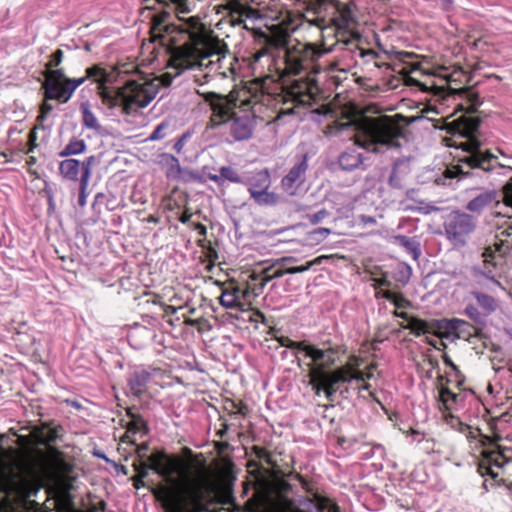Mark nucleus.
<instances>
[{"label": "nucleus", "mask_w": 512, "mask_h": 512, "mask_svg": "<svg viewBox=\"0 0 512 512\" xmlns=\"http://www.w3.org/2000/svg\"><path fill=\"white\" fill-rule=\"evenodd\" d=\"M458 395L453 393L449 388H441L439 392V401L441 402L444 410L450 411L452 404L457 402Z\"/></svg>", "instance_id": "4c0bfd02"}, {"label": "nucleus", "mask_w": 512, "mask_h": 512, "mask_svg": "<svg viewBox=\"0 0 512 512\" xmlns=\"http://www.w3.org/2000/svg\"><path fill=\"white\" fill-rule=\"evenodd\" d=\"M280 490L277 494L278 512H339V507L329 498L319 494L312 497L295 496L289 498L285 493L291 488L286 482L279 484Z\"/></svg>", "instance_id": "9b49d317"}, {"label": "nucleus", "mask_w": 512, "mask_h": 512, "mask_svg": "<svg viewBox=\"0 0 512 512\" xmlns=\"http://www.w3.org/2000/svg\"><path fill=\"white\" fill-rule=\"evenodd\" d=\"M88 186H89V182L88 181L80 180V183H79L78 205L81 208L85 207V205L87 203V196H88L87 189H88Z\"/></svg>", "instance_id": "8fccbe9b"}, {"label": "nucleus", "mask_w": 512, "mask_h": 512, "mask_svg": "<svg viewBox=\"0 0 512 512\" xmlns=\"http://www.w3.org/2000/svg\"><path fill=\"white\" fill-rule=\"evenodd\" d=\"M59 173L60 175L70 181H80L81 176V166L80 161L74 158H69L61 161L59 163Z\"/></svg>", "instance_id": "c85d7f7f"}, {"label": "nucleus", "mask_w": 512, "mask_h": 512, "mask_svg": "<svg viewBox=\"0 0 512 512\" xmlns=\"http://www.w3.org/2000/svg\"><path fill=\"white\" fill-rule=\"evenodd\" d=\"M471 294L475 298L477 305L481 308L484 316H489L496 310L497 302L492 296L479 291H473Z\"/></svg>", "instance_id": "c756f323"}, {"label": "nucleus", "mask_w": 512, "mask_h": 512, "mask_svg": "<svg viewBox=\"0 0 512 512\" xmlns=\"http://www.w3.org/2000/svg\"><path fill=\"white\" fill-rule=\"evenodd\" d=\"M504 201L508 206L512 207V184L505 187Z\"/></svg>", "instance_id": "680f3d73"}, {"label": "nucleus", "mask_w": 512, "mask_h": 512, "mask_svg": "<svg viewBox=\"0 0 512 512\" xmlns=\"http://www.w3.org/2000/svg\"><path fill=\"white\" fill-rule=\"evenodd\" d=\"M392 303L398 308L403 309L411 305L410 301L407 300L402 294H396Z\"/></svg>", "instance_id": "4d7b16f0"}, {"label": "nucleus", "mask_w": 512, "mask_h": 512, "mask_svg": "<svg viewBox=\"0 0 512 512\" xmlns=\"http://www.w3.org/2000/svg\"><path fill=\"white\" fill-rule=\"evenodd\" d=\"M465 314L476 323H484L483 317L485 316L482 314V311H479V309L473 304H469L466 306Z\"/></svg>", "instance_id": "de8ad7c7"}, {"label": "nucleus", "mask_w": 512, "mask_h": 512, "mask_svg": "<svg viewBox=\"0 0 512 512\" xmlns=\"http://www.w3.org/2000/svg\"><path fill=\"white\" fill-rule=\"evenodd\" d=\"M325 259H327V256L321 255L311 261H308L305 265L289 267L285 270V272H286V274L303 273V272L308 271L311 267H313L315 265H320L323 262V260H325Z\"/></svg>", "instance_id": "a19ab883"}, {"label": "nucleus", "mask_w": 512, "mask_h": 512, "mask_svg": "<svg viewBox=\"0 0 512 512\" xmlns=\"http://www.w3.org/2000/svg\"><path fill=\"white\" fill-rule=\"evenodd\" d=\"M223 9L227 11L226 18L231 26H241L246 19L257 18L258 11L248 5L242 4L240 0H226Z\"/></svg>", "instance_id": "a211bd4d"}, {"label": "nucleus", "mask_w": 512, "mask_h": 512, "mask_svg": "<svg viewBox=\"0 0 512 512\" xmlns=\"http://www.w3.org/2000/svg\"><path fill=\"white\" fill-rule=\"evenodd\" d=\"M251 455L254 456L259 461L261 467L263 466V464L268 465L272 469L278 467L275 455L263 447L256 445L253 446L251 448Z\"/></svg>", "instance_id": "2f4dec72"}, {"label": "nucleus", "mask_w": 512, "mask_h": 512, "mask_svg": "<svg viewBox=\"0 0 512 512\" xmlns=\"http://www.w3.org/2000/svg\"><path fill=\"white\" fill-rule=\"evenodd\" d=\"M313 235H319L322 239L327 238L331 234L329 228H318L311 232Z\"/></svg>", "instance_id": "e2e57ef3"}, {"label": "nucleus", "mask_w": 512, "mask_h": 512, "mask_svg": "<svg viewBox=\"0 0 512 512\" xmlns=\"http://www.w3.org/2000/svg\"><path fill=\"white\" fill-rule=\"evenodd\" d=\"M150 470L160 475L166 485L156 492L157 499L162 503L165 512H204L207 502L206 484L201 480L182 483L183 463L178 457L168 456L157 451L148 457Z\"/></svg>", "instance_id": "f03ea898"}, {"label": "nucleus", "mask_w": 512, "mask_h": 512, "mask_svg": "<svg viewBox=\"0 0 512 512\" xmlns=\"http://www.w3.org/2000/svg\"><path fill=\"white\" fill-rule=\"evenodd\" d=\"M191 217H192V213L188 209H186L180 216L179 221L183 224H186L190 221Z\"/></svg>", "instance_id": "338daca9"}, {"label": "nucleus", "mask_w": 512, "mask_h": 512, "mask_svg": "<svg viewBox=\"0 0 512 512\" xmlns=\"http://www.w3.org/2000/svg\"><path fill=\"white\" fill-rule=\"evenodd\" d=\"M219 172L222 174L223 182L229 181L231 183H242V178L238 172L230 166H222L219 169Z\"/></svg>", "instance_id": "a18cd8bd"}, {"label": "nucleus", "mask_w": 512, "mask_h": 512, "mask_svg": "<svg viewBox=\"0 0 512 512\" xmlns=\"http://www.w3.org/2000/svg\"><path fill=\"white\" fill-rule=\"evenodd\" d=\"M388 182L392 188H397V189L402 188V179L398 174V170H397L396 166L393 167L391 174L389 176Z\"/></svg>", "instance_id": "603ef678"}, {"label": "nucleus", "mask_w": 512, "mask_h": 512, "mask_svg": "<svg viewBox=\"0 0 512 512\" xmlns=\"http://www.w3.org/2000/svg\"><path fill=\"white\" fill-rule=\"evenodd\" d=\"M97 159L94 155L87 157L84 161L80 162L81 176L80 180L90 181L92 175V167L95 165Z\"/></svg>", "instance_id": "37998d69"}, {"label": "nucleus", "mask_w": 512, "mask_h": 512, "mask_svg": "<svg viewBox=\"0 0 512 512\" xmlns=\"http://www.w3.org/2000/svg\"><path fill=\"white\" fill-rule=\"evenodd\" d=\"M394 315L406 320L407 324H402L401 328L410 330L417 337L431 333L434 328L432 323L418 317L409 316L406 312L395 311Z\"/></svg>", "instance_id": "4be33fe9"}, {"label": "nucleus", "mask_w": 512, "mask_h": 512, "mask_svg": "<svg viewBox=\"0 0 512 512\" xmlns=\"http://www.w3.org/2000/svg\"><path fill=\"white\" fill-rule=\"evenodd\" d=\"M320 89L314 76L294 80L283 89V101L291 102L295 106L310 105L319 93Z\"/></svg>", "instance_id": "4468645a"}, {"label": "nucleus", "mask_w": 512, "mask_h": 512, "mask_svg": "<svg viewBox=\"0 0 512 512\" xmlns=\"http://www.w3.org/2000/svg\"><path fill=\"white\" fill-rule=\"evenodd\" d=\"M493 468H503L508 462L505 455L499 450H484Z\"/></svg>", "instance_id": "58836bf2"}, {"label": "nucleus", "mask_w": 512, "mask_h": 512, "mask_svg": "<svg viewBox=\"0 0 512 512\" xmlns=\"http://www.w3.org/2000/svg\"><path fill=\"white\" fill-rule=\"evenodd\" d=\"M467 95L470 101V106L468 109L471 112H475L477 107L480 105L479 95L475 92H467Z\"/></svg>", "instance_id": "13d9d810"}, {"label": "nucleus", "mask_w": 512, "mask_h": 512, "mask_svg": "<svg viewBox=\"0 0 512 512\" xmlns=\"http://www.w3.org/2000/svg\"><path fill=\"white\" fill-rule=\"evenodd\" d=\"M363 155L355 147L347 148L338 157V163L342 170L353 171L363 163Z\"/></svg>", "instance_id": "b1692460"}, {"label": "nucleus", "mask_w": 512, "mask_h": 512, "mask_svg": "<svg viewBox=\"0 0 512 512\" xmlns=\"http://www.w3.org/2000/svg\"><path fill=\"white\" fill-rule=\"evenodd\" d=\"M174 131L173 124L169 120L159 123L153 132L148 136L146 141H160L169 136Z\"/></svg>", "instance_id": "72a5a7b5"}, {"label": "nucleus", "mask_w": 512, "mask_h": 512, "mask_svg": "<svg viewBox=\"0 0 512 512\" xmlns=\"http://www.w3.org/2000/svg\"><path fill=\"white\" fill-rule=\"evenodd\" d=\"M277 341L282 347H286L289 349H296L298 351L305 352L306 356L311 358L313 362H318L319 360H323L328 364L335 363V350L333 348L328 349H319L314 345H309L304 341L296 342L291 340L288 337L281 336L277 337Z\"/></svg>", "instance_id": "dca6fc26"}, {"label": "nucleus", "mask_w": 512, "mask_h": 512, "mask_svg": "<svg viewBox=\"0 0 512 512\" xmlns=\"http://www.w3.org/2000/svg\"><path fill=\"white\" fill-rule=\"evenodd\" d=\"M251 198L255 201V203L261 206H273L278 202L277 194L274 192H269L268 189H264L258 192L254 191V194L251 195Z\"/></svg>", "instance_id": "e433bc0d"}, {"label": "nucleus", "mask_w": 512, "mask_h": 512, "mask_svg": "<svg viewBox=\"0 0 512 512\" xmlns=\"http://www.w3.org/2000/svg\"><path fill=\"white\" fill-rule=\"evenodd\" d=\"M469 328H472V326L462 319L453 318L447 322V329L456 333L458 338L461 337L460 333L468 332Z\"/></svg>", "instance_id": "ea45409f"}, {"label": "nucleus", "mask_w": 512, "mask_h": 512, "mask_svg": "<svg viewBox=\"0 0 512 512\" xmlns=\"http://www.w3.org/2000/svg\"><path fill=\"white\" fill-rule=\"evenodd\" d=\"M128 415L131 419L127 423L124 438L132 442L135 435L140 434L141 436H144L148 433L149 429L146 421L141 415L132 413L131 411H128Z\"/></svg>", "instance_id": "a878e982"}, {"label": "nucleus", "mask_w": 512, "mask_h": 512, "mask_svg": "<svg viewBox=\"0 0 512 512\" xmlns=\"http://www.w3.org/2000/svg\"><path fill=\"white\" fill-rule=\"evenodd\" d=\"M331 365L319 360L314 362L309 373L310 384L316 394L319 395L323 391L328 401H333V397L341 385L350 383L352 380L364 379L362 371L356 370L351 364H346L333 371H326L325 369Z\"/></svg>", "instance_id": "9d476101"}, {"label": "nucleus", "mask_w": 512, "mask_h": 512, "mask_svg": "<svg viewBox=\"0 0 512 512\" xmlns=\"http://www.w3.org/2000/svg\"><path fill=\"white\" fill-rule=\"evenodd\" d=\"M257 39L260 44H263V47L251 54L252 64L267 57L270 65L272 63L269 57L270 47L284 48L283 67H276L278 79H282L286 75H299L302 72H312L313 74L320 72L322 68L318 61L328 52L312 43L293 42L286 32L273 35L260 32Z\"/></svg>", "instance_id": "7ed1b4c3"}, {"label": "nucleus", "mask_w": 512, "mask_h": 512, "mask_svg": "<svg viewBox=\"0 0 512 512\" xmlns=\"http://www.w3.org/2000/svg\"><path fill=\"white\" fill-rule=\"evenodd\" d=\"M208 178H209L211 181L215 182V183H216L217 185H219V186H222V185L224 184L223 179H222V174H221L220 172H219V175H217V174H211V173H210V174H208Z\"/></svg>", "instance_id": "0e129e2a"}, {"label": "nucleus", "mask_w": 512, "mask_h": 512, "mask_svg": "<svg viewBox=\"0 0 512 512\" xmlns=\"http://www.w3.org/2000/svg\"><path fill=\"white\" fill-rule=\"evenodd\" d=\"M480 123L475 116H461L454 121V134L465 138L457 147L465 154L459 157L457 165L446 168V178L469 177L474 175V170L489 173L497 167H504L495 154L482 148V142L476 137Z\"/></svg>", "instance_id": "39448f33"}, {"label": "nucleus", "mask_w": 512, "mask_h": 512, "mask_svg": "<svg viewBox=\"0 0 512 512\" xmlns=\"http://www.w3.org/2000/svg\"><path fill=\"white\" fill-rule=\"evenodd\" d=\"M87 79L97 84V94L108 109L121 108L122 113L130 115L148 106L159 92L156 79L130 80L119 88L109 87L111 74L98 64L85 70Z\"/></svg>", "instance_id": "20e7f679"}, {"label": "nucleus", "mask_w": 512, "mask_h": 512, "mask_svg": "<svg viewBox=\"0 0 512 512\" xmlns=\"http://www.w3.org/2000/svg\"><path fill=\"white\" fill-rule=\"evenodd\" d=\"M395 295H396V293H394L390 290H385V291L381 292V297H383L384 299H386L390 302L394 301Z\"/></svg>", "instance_id": "774afa93"}, {"label": "nucleus", "mask_w": 512, "mask_h": 512, "mask_svg": "<svg viewBox=\"0 0 512 512\" xmlns=\"http://www.w3.org/2000/svg\"><path fill=\"white\" fill-rule=\"evenodd\" d=\"M189 137L188 133H184L174 144L173 148L177 153H181L185 146L186 140Z\"/></svg>", "instance_id": "bf43d9fd"}, {"label": "nucleus", "mask_w": 512, "mask_h": 512, "mask_svg": "<svg viewBox=\"0 0 512 512\" xmlns=\"http://www.w3.org/2000/svg\"><path fill=\"white\" fill-rule=\"evenodd\" d=\"M39 489L31 471L22 465L0 474V502L6 506L25 505Z\"/></svg>", "instance_id": "6e6552de"}, {"label": "nucleus", "mask_w": 512, "mask_h": 512, "mask_svg": "<svg viewBox=\"0 0 512 512\" xmlns=\"http://www.w3.org/2000/svg\"><path fill=\"white\" fill-rule=\"evenodd\" d=\"M171 12L163 9L152 17V30L159 36L166 34H185L189 42L173 48L170 58V65L178 71L193 69L202 66L203 61L212 56H219L227 50L225 44L219 40L211 39L207 33L200 17L191 16L183 19V23H169Z\"/></svg>", "instance_id": "f257e3e1"}, {"label": "nucleus", "mask_w": 512, "mask_h": 512, "mask_svg": "<svg viewBox=\"0 0 512 512\" xmlns=\"http://www.w3.org/2000/svg\"><path fill=\"white\" fill-rule=\"evenodd\" d=\"M176 179H180L183 182H198V183H204V178L198 174L197 172L190 170L188 168H182V172L179 173V176H177Z\"/></svg>", "instance_id": "49530a36"}, {"label": "nucleus", "mask_w": 512, "mask_h": 512, "mask_svg": "<svg viewBox=\"0 0 512 512\" xmlns=\"http://www.w3.org/2000/svg\"><path fill=\"white\" fill-rule=\"evenodd\" d=\"M194 229L198 232V234L202 237H206L207 235V228L205 225L201 224V223H196L194 225Z\"/></svg>", "instance_id": "69168bd1"}, {"label": "nucleus", "mask_w": 512, "mask_h": 512, "mask_svg": "<svg viewBox=\"0 0 512 512\" xmlns=\"http://www.w3.org/2000/svg\"><path fill=\"white\" fill-rule=\"evenodd\" d=\"M87 145L83 139L72 138L69 143L59 152L60 157L79 155L86 151Z\"/></svg>", "instance_id": "f704fd0d"}, {"label": "nucleus", "mask_w": 512, "mask_h": 512, "mask_svg": "<svg viewBox=\"0 0 512 512\" xmlns=\"http://www.w3.org/2000/svg\"><path fill=\"white\" fill-rule=\"evenodd\" d=\"M204 100L209 103L212 110V126L231 120L230 133L236 141H244L252 137L255 128V119L252 115L235 116L233 109L236 104L214 92L206 93Z\"/></svg>", "instance_id": "0eeeda50"}, {"label": "nucleus", "mask_w": 512, "mask_h": 512, "mask_svg": "<svg viewBox=\"0 0 512 512\" xmlns=\"http://www.w3.org/2000/svg\"><path fill=\"white\" fill-rule=\"evenodd\" d=\"M508 250V242L500 241L486 247L482 254L484 258V270L482 272L483 275H485L491 283L499 287L501 286V284L498 280L495 279L494 275H492V270L490 266L495 267L497 265V257L503 258L507 254Z\"/></svg>", "instance_id": "6ab92c4d"}, {"label": "nucleus", "mask_w": 512, "mask_h": 512, "mask_svg": "<svg viewBox=\"0 0 512 512\" xmlns=\"http://www.w3.org/2000/svg\"><path fill=\"white\" fill-rule=\"evenodd\" d=\"M62 428L49 427L42 425L35 427L29 435H13L16 437L12 440L13 445H9L7 448L4 447L5 436L0 439V451L4 456L10 458H18L23 455L31 454L35 447L39 445H47L49 453L55 458V460H62V453L55 447L50 446L51 443L55 442L60 437Z\"/></svg>", "instance_id": "1a4fd4ad"}, {"label": "nucleus", "mask_w": 512, "mask_h": 512, "mask_svg": "<svg viewBox=\"0 0 512 512\" xmlns=\"http://www.w3.org/2000/svg\"><path fill=\"white\" fill-rule=\"evenodd\" d=\"M498 193L495 189H487L473 197L467 204V211L477 216L481 215L486 209L498 204Z\"/></svg>", "instance_id": "aec40b11"}, {"label": "nucleus", "mask_w": 512, "mask_h": 512, "mask_svg": "<svg viewBox=\"0 0 512 512\" xmlns=\"http://www.w3.org/2000/svg\"><path fill=\"white\" fill-rule=\"evenodd\" d=\"M250 196L255 192L269 189L271 185L270 174L267 169L255 171L245 182Z\"/></svg>", "instance_id": "393cba45"}, {"label": "nucleus", "mask_w": 512, "mask_h": 512, "mask_svg": "<svg viewBox=\"0 0 512 512\" xmlns=\"http://www.w3.org/2000/svg\"><path fill=\"white\" fill-rule=\"evenodd\" d=\"M477 471L481 474V476H490L493 479L498 477V473L495 472L494 468L490 464L485 451L482 452V458L478 463Z\"/></svg>", "instance_id": "79ce46f5"}, {"label": "nucleus", "mask_w": 512, "mask_h": 512, "mask_svg": "<svg viewBox=\"0 0 512 512\" xmlns=\"http://www.w3.org/2000/svg\"><path fill=\"white\" fill-rule=\"evenodd\" d=\"M45 80L42 84L46 100H57L61 97L63 82L68 79L63 68H47L44 72Z\"/></svg>", "instance_id": "f3484780"}, {"label": "nucleus", "mask_w": 512, "mask_h": 512, "mask_svg": "<svg viewBox=\"0 0 512 512\" xmlns=\"http://www.w3.org/2000/svg\"><path fill=\"white\" fill-rule=\"evenodd\" d=\"M269 270L270 268H266L260 274L252 273L249 276L247 289L242 292L243 298H246L249 294H252L254 297H258L263 293L265 286L270 282V278L266 275Z\"/></svg>", "instance_id": "5701e85b"}, {"label": "nucleus", "mask_w": 512, "mask_h": 512, "mask_svg": "<svg viewBox=\"0 0 512 512\" xmlns=\"http://www.w3.org/2000/svg\"><path fill=\"white\" fill-rule=\"evenodd\" d=\"M86 80H87L86 75L84 77H80V78L65 79V81L63 82V88L61 89L62 94L59 99V102H61V103L68 102L70 100V98L72 97V95L74 94L75 90L79 86H81Z\"/></svg>", "instance_id": "7c9ffc66"}, {"label": "nucleus", "mask_w": 512, "mask_h": 512, "mask_svg": "<svg viewBox=\"0 0 512 512\" xmlns=\"http://www.w3.org/2000/svg\"><path fill=\"white\" fill-rule=\"evenodd\" d=\"M328 215L329 213L326 209H321L317 213L309 215L308 220L312 225H317Z\"/></svg>", "instance_id": "5fc2aeb1"}, {"label": "nucleus", "mask_w": 512, "mask_h": 512, "mask_svg": "<svg viewBox=\"0 0 512 512\" xmlns=\"http://www.w3.org/2000/svg\"><path fill=\"white\" fill-rule=\"evenodd\" d=\"M334 0H309V9L315 13H321L326 10L328 3H332Z\"/></svg>", "instance_id": "3c124183"}, {"label": "nucleus", "mask_w": 512, "mask_h": 512, "mask_svg": "<svg viewBox=\"0 0 512 512\" xmlns=\"http://www.w3.org/2000/svg\"><path fill=\"white\" fill-rule=\"evenodd\" d=\"M476 228L477 220L472 214L454 210L444 219L443 235L454 248L460 249L468 244Z\"/></svg>", "instance_id": "f8f14e48"}, {"label": "nucleus", "mask_w": 512, "mask_h": 512, "mask_svg": "<svg viewBox=\"0 0 512 512\" xmlns=\"http://www.w3.org/2000/svg\"><path fill=\"white\" fill-rule=\"evenodd\" d=\"M152 372L148 369L137 368L127 378V384L131 394L137 398L147 392L148 384L151 381Z\"/></svg>", "instance_id": "412c9836"}, {"label": "nucleus", "mask_w": 512, "mask_h": 512, "mask_svg": "<svg viewBox=\"0 0 512 512\" xmlns=\"http://www.w3.org/2000/svg\"><path fill=\"white\" fill-rule=\"evenodd\" d=\"M352 4H335V12L331 15V24L335 28L338 42L345 45L352 44L360 38L356 31L358 20L353 13Z\"/></svg>", "instance_id": "ddd939ff"}, {"label": "nucleus", "mask_w": 512, "mask_h": 512, "mask_svg": "<svg viewBox=\"0 0 512 512\" xmlns=\"http://www.w3.org/2000/svg\"><path fill=\"white\" fill-rule=\"evenodd\" d=\"M158 164L165 168V175L169 179H176L179 173L182 172V167L178 158L169 153H161L158 156Z\"/></svg>", "instance_id": "cd10ccee"}, {"label": "nucleus", "mask_w": 512, "mask_h": 512, "mask_svg": "<svg viewBox=\"0 0 512 512\" xmlns=\"http://www.w3.org/2000/svg\"><path fill=\"white\" fill-rule=\"evenodd\" d=\"M64 58V52L61 49H57L51 54L50 60L45 64V69L59 67Z\"/></svg>", "instance_id": "09e8293b"}, {"label": "nucleus", "mask_w": 512, "mask_h": 512, "mask_svg": "<svg viewBox=\"0 0 512 512\" xmlns=\"http://www.w3.org/2000/svg\"><path fill=\"white\" fill-rule=\"evenodd\" d=\"M53 108L52 104L44 101L40 106V115L37 119L43 121L53 111Z\"/></svg>", "instance_id": "6e6d98bb"}, {"label": "nucleus", "mask_w": 512, "mask_h": 512, "mask_svg": "<svg viewBox=\"0 0 512 512\" xmlns=\"http://www.w3.org/2000/svg\"><path fill=\"white\" fill-rule=\"evenodd\" d=\"M309 169V157L307 154L299 157L287 174L281 180L282 189L290 196H295L306 182V174Z\"/></svg>", "instance_id": "2eb2a0df"}, {"label": "nucleus", "mask_w": 512, "mask_h": 512, "mask_svg": "<svg viewBox=\"0 0 512 512\" xmlns=\"http://www.w3.org/2000/svg\"><path fill=\"white\" fill-rule=\"evenodd\" d=\"M403 137L402 127L392 117L365 118L358 125L355 145L368 152L383 153L399 149Z\"/></svg>", "instance_id": "423d86ee"}, {"label": "nucleus", "mask_w": 512, "mask_h": 512, "mask_svg": "<svg viewBox=\"0 0 512 512\" xmlns=\"http://www.w3.org/2000/svg\"><path fill=\"white\" fill-rule=\"evenodd\" d=\"M142 470L139 471V474L138 476L134 477L133 478V485L136 489H140L142 487L145 486V483L143 481V478L146 477L148 475V472L147 470H149V468H146V466H148L147 464H143L142 465Z\"/></svg>", "instance_id": "864d4df0"}, {"label": "nucleus", "mask_w": 512, "mask_h": 512, "mask_svg": "<svg viewBox=\"0 0 512 512\" xmlns=\"http://www.w3.org/2000/svg\"><path fill=\"white\" fill-rule=\"evenodd\" d=\"M159 4L169 7L171 4L174 6V11L178 17L180 23H183L184 17L181 14H188L191 9L188 5V0H156Z\"/></svg>", "instance_id": "c9c22d12"}, {"label": "nucleus", "mask_w": 512, "mask_h": 512, "mask_svg": "<svg viewBox=\"0 0 512 512\" xmlns=\"http://www.w3.org/2000/svg\"><path fill=\"white\" fill-rule=\"evenodd\" d=\"M81 113H82V122L83 125L91 130L99 132L101 130V125L96 117V115L90 109V105L88 103L81 104Z\"/></svg>", "instance_id": "473e14b6"}, {"label": "nucleus", "mask_w": 512, "mask_h": 512, "mask_svg": "<svg viewBox=\"0 0 512 512\" xmlns=\"http://www.w3.org/2000/svg\"><path fill=\"white\" fill-rule=\"evenodd\" d=\"M444 419L447 425L461 433H465L470 429L466 423H463L458 417L454 416L450 412L445 414Z\"/></svg>", "instance_id": "c03bdc74"}, {"label": "nucleus", "mask_w": 512, "mask_h": 512, "mask_svg": "<svg viewBox=\"0 0 512 512\" xmlns=\"http://www.w3.org/2000/svg\"><path fill=\"white\" fill-rule=\"evenodd\" d=\"M36 141H37V133H36L35 129H33L29 132V149H28L27 153L32 152L36 148V146H37Z\"/></svg>", "instance_id": "052dcab7"}, {"label": "nucleus", "mask_w": 512, "mask_h": 512, "mask_svg": "<svg viewBox=\"0 0 512 512\" xmlns=\"http://www.w3.org/2000/svg\"><path fill=\"white\" fill-rule=\"evenodd\" d=\"M239 287L226 288L222 291L219 297V303L221 306L227 309H240L242 310L241 294Z\"/></svg>", "instance_id": "bb28decb"}]
</instances>
